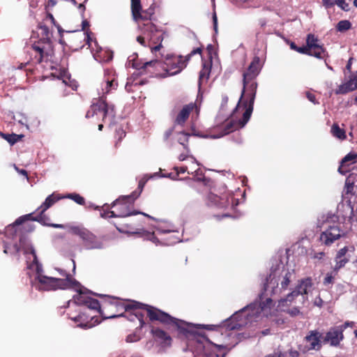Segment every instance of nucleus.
<instances>
[{
  "instance_id": "obj_1",
  "label": "nucleus",
  "mask_w": 357,
  "mask_h": 357,
  "mask_svg": "<svg viewBox=\"0 0 357 357\" xmlns=\"http://www.w3.org/2000/svg\"><path fill=\"white\" fill-rule=\"evenodd\" d=\"M79 294L75 297L76 303L86 305L89 308L94 310L103 319H113L123 317L126 313L127 318L134 321L137 319L139 322V327L143 328L146 325L144 314L150 321H158L164 325H173L180 327L181 320L172 317L168 313L148 304L135 301H123L119 298L107 295L96 294L102 298L101 303L97 299L93 298L87 294L78 290Z\"/></svg>"
},
{
  "instance_id": "obj_2",
  "label": "nucleus",
  "mask_w": 357,
  "mask_h": 357,
  "mask_svg": "<svg viewBox=\"0 0 357 357\" xmlns=\"http://www.w3.org/2000/svg\"><path fill=\"white\" fill-rule=\"evenodd\" d=\"M38 29L40 31L41 38L31 45V56L38 63L51 61L54 55V45L52 41V33L48 26L40 24Z\"/></svg>"
},
{
  "instance_id": "obj_3",
  "label": "nucleus",
  "mask_w": 357,
  "mask_h": 357,
  "mask_svg": "<svg viewBox=\"0 0 357 357\" xmlns=\"http://www.w3.org/2000/svg\"><path fill=\"white\" fill-rule=\"evenodd\" d=\"M62 276L65 278H57L47 277L44 275L35 277V280L38 282V289L44 291L56 290L59 289H66L69 288L77 289L80 287V284L72 276L64 271L61 272Z\"/></svg>"
},
{
  "instance_id": "obj_4",
  "label": "nucleus",
  "mask_w": 357,
  "mask_h": 357,
  "mask_svg": "<svg viewBox=\"0 0 357 357\" xmlns=\"http://www.w3.org/2000/svg\"><path fill=\"white\" fill-rule=\"evenodd\" d=\"M139 196L136 192L129 196H124L119 198L112 202L111 207L115 208L114 211H109V217L125 218L132 215L142 214L149 218L153 219L151 215L139 211H132V202Z\"/></svg>"
},
{
  "instance_id": "obj_5",
  "label": "nucleus",
  "mask_w": 357,
  "mask_h": 357,
  "mask_svg": "<svg viewBox=\"0 0 357 357\" xmlns=\"http://www.w3.org/2000/svg\"><path fill=\"white\" fill-rule=\"evenodd\" d=\"M95 115L100 118L103 122L111 123L116 116L114 105L108 104L103 96L100 97L93 102L90 109L86 114V118L89 119Z\"/></svg>"
},
{
  "instance_id": "obj_6",
  "label": "nucleus",
  "mask_w": 357,
  "mask_h": 357,
  "mask_svg": "<svg viewBox=\"0 0 357 357\" xmlns=\"http://www.w3.org/2000/svg\"><path fill=\"white\" fill-rule=\"evenodd\" d=\"M263 66V63L259 56H255L250 63L246 71L243 74V90L238 104L241 101L245 93H250L251 86L255 87V93H257V83L255 81L256 77L259 74Z\"/></svg>"
},
{
  "instance_id": "obj_7",
  "label": "nucleus",
  "mask_w": 357,
  "mask_h": 357,
  "mask_svg": "<svg viewBox=\"0 0 357 357\" xmlns=\"http://www.w3.org/2000/svg\"><path fill=\"white\" fill-rule=\"evenodd\" d=\"M77 295H75L73 296V301L72 303L77 308L76 311L78 314L76 316H73L72 314H69V319L74 321L75 323H77V326L81 328H91L96 324H99L100 321L96 315H91L87 313L88 310L96 311L89 308L86 305H81L76 303L75 301V297Z\"/></svg>"
},
{
  "instance_id": "obj_8",
  "label": "nucleus",
  "mask_w": 357,
  "mask_h": 357,
  "mask_svg": "<svg viewBox=\"0 0 357 357\" xmlns=\"http://www.w3.org/2000/svg\"><path fill=\"white\" fill-rule=\"evenodd\" d=\"M143 31L149 38V46L152 53H156L162 47V33L152 22H148L144 24Z\"/></svg>"
},
{
  "instance_id": "obj_9",
  "label": "nucleus",
  "mask_w": 357,
  "mask_h": 357,
  "mask_svg": "<svg viewBox=\"0 0 357 357\" xmlns=\"http://www.w3.org/2000/svg\"><path fill=\"white\" fill-rule=\"evenodd\" d=\"M72 234L79 236L82 240L84 246L86 249H101L102 244L99 241L97 237L85 228H80L79 227H73L70 229Z\"/></svg>"
},
{
  "instance_id": "obj_10",
  "label": "nucleus",
  "mask_w": 357,
  "mask_h": 357,
  "mask_svg": "<svg viewBox=\"0 0 357 357\" xmlns=\"http://www.w3.org/2000/svg\"><path fill=\"white\" fill-rule=\"evenodd\" d=\"M326 225V228L325 231L320 235V241L326 245H331L343 235V232L337 221L331 222L327 220Z\"/></svg>"
},
{
  "instance_id": "obj_11",
  "label": "nucleus",
  "mask_w": 357,
  "mask_h": 357,
  "mask_svg": "<svg viewBox=\"0 0 357 357\" xmlns=\"http://www.w3.org/2000/svg\"><path fill=\"white\" fill-rule=\"evenodd\" d=\"M305 49L304 54L314 56L317 59H324L326 54V50L318 39L313 33H309L306 37V45L303 46Z\"/></svg>"
},
{
  "instance_id": "obj_12",
  "label": "nucleus",
  "mask_w": 357,
  "mask_h": 357,
  "mask_svg": "<svg viewBox=\"0 0 357 357\" xmlns=\"http://www.w3.org/2000/svg\"><path fill=\"white\" fill-rule=\"evenodd\" d=\"M186 58L182 56L172 55L167 56L164 62L165 75H174L180 73L187 66Z\"/></svg>"
},
{
  "instance_id": "obj_13",
  "label": "nucleus",
  "mask_w": 357,
  "mask_h": 357,
  "mask_svg": "<svg viewBox=\"0 0 357 357\" xmlns=\"http://www.w3.org/2000/svg\"><path fill=\"white\" fill-rule=\"evenodd\" d=\"M135 68L139 70L142 74L149 73L155 77L162 75V70L165 71L164 62L158 59L146 61L142 66L136 64Z\"/></svg>"
},
{
  "instance_id": "obj_14",
  "label": "nucleus",
  "mask_w": 357,
  "mask_h": 357,
  "mask_svg": "<svg viewBox=\"0 0 357 357\" xmlns=\"http://www.w3.org/2000/svg\"><path fill=\"white\" fill-rule=\"evenodd\" d=\"M250 93H245V96L247 98L245 101H244V106L245 107V111L244 112L242 119H240L238 122L240 124V127L243 128L245 125L248 122L251 114L253 111L254 102L256 97V93H255V90H253V87L251 86L250 87ZM255 89V87H254Z\"/></svg>"
},
{
  "instance_id": "obj_15",
  "label": "nucleus",
  "mask_w": 357,
  "mask_h": 357,
  "mask_svg": "<svg viewBox=\"0 0 357 357\" xmlns=\"http://www.w3.org/2000/svg\"><path fill=\"white\" fill-rule=\"evenodd\" d=\"M313 286V282L311 278L307 277L303 278L298 281L296 286L294 288L298 296H301L303 299V303L307 300V295L310 291Z\"/></svg>"
},
{
  "instance_id": "obj_16",
  "label": "nucleus",
  "mask_w": 357,
  "mask_h": 357,
  "mask_svg": "<svg viewBox=\"0 0 357 357\" xmlns=\"http://www.w3.org/2000/svg\"><path fill=\"white\" fill-rule=\"evenodd\" d=\"M118 87L116 76L112 72L107 71L104 76V80L102 83V94H108L113 91H116Z\"/></svg>"
},
{
  "instance_id": "obj_17",
  "label": "nucleus",
  "mask_w": 357,
  "mask_h": 357,
  "mask_svg": "<svg viewBox=\"0 0 357 357\" xmlns=\"http://www.w3.org/2000/svg\"><path fill=\"white\" fill-rule=\"evenodd\" d=\"M59 200L54 194L49 195L45 202L37 208L36 211L38 212V215L33 218L31 220L38 221V222H43L45 215L43 213L50 208L53 204H54Z\"/></svg>"
},
{
  "instance_id": "obj_18",
  "label": "nucleus",
  "mask_w": 357,
  "mask_h": 357,
  "mask_svg": "<svg viewBox=\"0 0 357 357\" xmlns=\"http://www.w3.org/2000/svg\"><path fill=\"white\" fill-rule=\"evenodd\" d=\"M343 328L335 327L332 328L326 334L324 341L329 342L332 346H337L340 342L343 339Z\"/></svg>"
},
{
  "instance_id": "obj_19",
  "label": "nucleus",
  "mask_w": 357,
  "mask_h": 357,
  "mask_svg": "<svg viewBox=\"0 0 357 357\" xmlns=\"http://www.w3.org/2000/svg\"><path fill=\"white\" fill-rule=\"evenodd\" d=\"M293 278H294V271L287 270L284 275L279 277L278 281L280 282L281 287L279 289L277 286L272 290L273 294H280L282 290H287Z\"/></svg>"
},
{
  "instance_id": "obj_20",
  "label": "nucleus",
  "mask_w": 357,
  "mask_h": 357,
  "mask_svg": "<svg viewBox=\"0 0 357 357\" xmlns=\"http://www.w3.org/2000/svg\"><path fill=\"white\" fill-rule=\"evenodd\" d=\"M321 334L317 331H310L305 337V341L309 343L308 350H319L321 348Z\"/></svg>"
},
{
  "instance_id": "obj_21",
  "label": "nucleus",
  "mask_w": 357,
  "mask_h": 357,
  "mask_svg": "<svg viewBox=\"0 0 357 357\" xmlns=\"http://www.w3.org/2000/svg\"><path fill=\"white\" fill-rule=\"evenodd\" d=\"M196 107L195 103H190L183 106L182 109L177 114L174 123L183 126L189 118L190 114Z\"/></svg>"
},
{
  "instance_id": "obj_22",
  "label": "nucleus",
  "mask_w": 357,
  "mask_h": 357,
  "mask_svg": "<svg viewBox=\"0 0 357 357\" xmlns=\"http://www.w3.org/2000/svg\"><path fill=\"white\" fill-rule=\"evenodd\" d=\"M357 160V153L351 152L345 155L341 160L338 171L342 174H346L350 171L349 166L354 164Z\"/></svg>"
},
{
  "instance_id": "obj_23",
  "label": "nucleus",
  "mask_w": 357,
  "mask_h": 357,
  "mask_svg": "<svg viewBox=\"0 0 357 357\" xmlns=\"http://www.w3.org/2000/svg\"><path fill=\"white\" fill-rule=\"evenodd\" d=\"M126 232L133 234H140L144 238L149 240L154 243H157L158 242V239L155 236L154 232H149L148 231L144 230L143 229H135L134 228L130 227L129 229L126 230Z\"/></svg>"
},
{
  "instance_id": "obj_24",
  "label": "nucleus",
  "mask_w": 357,
  "mask_h": 357,
  "mask_svg": "<svg viewBox=\"0 0 357 357\" xmlns=\"http://www.w3.org/2000/svg\"><path fill=\"white\" fill-rule=\"evenodd\" d=\"M240 127V124H238V121L231 120L224 123V125L221 128V132L215 137H221L226 135H228L234 130L238 129Z\"/></svg>"
},
{
  "instance_id": "obj_25",
  "label": "nucleus",
  "mask_w": 357,
  "mask_h": 357,
  "mask_svg": "<svg viewBox=\"0 0 357 357\" xmlns=\"http://www.w3.org/2000/svg\"><path fill=\"white\" fill-rule=\"evenodd\" d=\"M30 254L32 255L33 259V261L27 266L28 268L34 270L36 271V276L43 275V266L38 261L37 255L34 248H30Z\"/></svg>"
},
{
  "instance_id": "obj_26",
  "label": "nucleus",
  "mask_w": 357,
  "mask_h": 357,
  "mask_svg": "<svg viewBox=\"0 0 357 357\" xmlns=\"http://www.w3.org/2000/svg\"><path fill=\"white\" fill-rule=\"evenodd\" d=\"M151 332L154 337L161 340L164 343L170 344L172 338L164 330L153 327Z\"/></svg>"
},
{
  "instance_id": "obj_27",
  "label": "nucleus",
  "mask_w": 357,
  "mask_h": 357,
  "mask_svg": "<svg viewBox=\"0 0 357 357\" xmlns=\"http://www.w3.org/2000/svg\"><path fill=\"white\" fill-rule=\"evenodd\" d=\"M298 296L296 294V291L292 290L284 298H281L278 301V307H287L290 306L291 304L295 301Z\"/></svg>"
},
{
  "instance_id": "obj_28",
  "label": "nucleus",
  "mask_w": 357,
  "mask_h": 357,
  "mask_svg": "<svg viewBox=\"0 0 357 357\" xmlns=\"http://www.w3.org/2000/svg\"><path fill=\"white\" fill-rule=\"evenodd\" d=\"M142 10L141 0H131L132 16L135 22L139 21Z\"/></svg>"
},
{
  "instance_id": "obj_29",
  "label": "nucleus",
  "mask_w": 357,
  "mask_h": 357,
  "mask_svg": "<svg viewBox=\"0 0 357 357\" xmlns=\"http://www.w3.org/2000/svg\"><path fill=\"white\" fill-rule=\"evenodd\" d=\"M0 136L6 140L10 145L15 144L16 142L20 141L22 137H24L23 135H17L15 133L12 134H6L2 132H0Z\"/></svg>"
},
{
  "instance_id": "obj_30",
  "label": "nucleus",
  "mask_w": 357,
  "mask_h": 357,
  "mask_svg": "<svg viewBox=\"0 0 357 357\" xmlns=\"http://www.w3.org/2000/svg\"><path fill=\"white\" fill-rule=\"evenodd\" d=\"M211 72V66L206 63H203L202 69L199 75V83L201 84L204 82H207Z\"/></svg>"
},
{
  "instance_id": "obj_31",
  "label": "nucleus",
  "mask_w": 357,
  "mask_h": 357,
  "mask_svg": "<svg viewBox=\"0 0 357 357\" xmlns=\"http://www.w3.org/2000/svg\"><path fill=\"white\" fill-rule=\"evenodd\" d=\"M355 90L354 88L352 82L350 79L345 84L339 86L338 89H336V94H345L348 92Z\"/></svg>"
},
{
  "instance_id": "obj_32",
  "label": "nucleus",
  "mask_w": 357,
  "mask_h": 357,
  "mask_svg": "<svg viewBox=\"0 0 357 357\" xmlns=\"http://www.w3.org/2000/svg\"><path fill=\"white\" fill-rule=\"evenodd\" d=\"M234 316L231 317L224 322V326L229 331L238 330L241 327V324L237 321H234Z\"/></svg>"
},
{
  "instance_id": "obj_33",
  "label": "nucleus",
  "mask_w": 357,
  "mask_h": 357,
  "mask_svg": "<svg viewBox=\"0 0 357 357\" xmlns=\"http://www.w3.org/2000/svg\"><path fill=\"white\" fill-rule=\"evenodd\" d=\"M337 275V272L333 270L332 271L327 273L323 280V284L326 287L332 285L335 282V277Z\"/></svg>"
},
{
  "instance_id": "obj_34",
  "label": "nucleus",
  "mask_w": 357,
  "mask_h": 357,
  "mask_svg": "<svg viewBox=\"0 0 357 357\" xmlns=\"http://www.w3.org/2000/svg\"><path fill=\"white\" fill-rule=\"evenodd\" d=\"M331 132L333 136L339 139H344L346 138L345 131L343 129L340 128L339 126L336 123H334L332 126Z\"/></svg>"
},
{
  "instance_id": "obj_35",
  "label": "nucleus",
  "mask_w": 357,
  "mask_h": 357,
  "mask_svg": "<svg viewBox=\"0 0 357 357\" xmlns=\"http://www.w3.org/2000/svg\"><path fill=\"white\" fill-rule=\"evenodd\" d=\"M190 137V135L188 133L181 132L178 138V143L183 146L184 149H185L187 152H189L188 141Z\"/></svg>"
},
{
  "instance_id": "obj_36",
  "label": "nucleus",
  "mask_w": 357,
  "mask_h": 357,
  "mask_svg": "<svg viewBox=\"0 0 357 357\" xmlns=\"http://www.w3.org/2000/svg\"><path fill=\"white\" fill-rule=\"evenodd\" d=\"M351 28V23L349 20H341L336 25V29L340 32H344Z\"/></svg>"
},
{
  "instance_id": "obj_37",
  "label": "nucleus",
  "mask_w": 357,
  "mask_h": 357,
  "mask_svg": "<svg viewBox=\"0 0 357 357\" xmlns=\"http://www.w3.org/2000/svg\"><path fill=\"white\" fill-rule=\"evenodd\" d=\"M280 311L284 312L289 314L291 317H296L301 314L298 307H294L290 308L289 306L287 307H278Z\"/></svg>"
},
{
  "instance_id": "obj_38",
  "label": "nucleus",
  "mask_w": 357,
  "mask_h": 357,
  "mask_svg": "<svg viewBox=\"0 0 357 357\" xmlns=\"http://www.w3.org/2000/svg\"><path fill=\"white\" fill-rule=\"evenodd\" d=\"M194 178H192L195 181H199V182H203L204 185H206L207 183L209 181V179L206 178L204 175L202 171L200 169H197L195 171Z\"/></svg>"
},
{
  "instance_id": "obj_39",
  "label": "nucleus",
  "mask_w": 357,
  "mask_h": 357,
  "mask_svg": "<svg viewBox=\"0 0 357 357\" xmlns=\"http://www.w3.org/2000/svg\"><path fill=\"white\" fill-rule=\"evenodd\" d=\"M335 265L333 268V270L338 273L339 270L344 267L345 264L349 261V259L347 257L337 258V257H335Z\"/></svg>"
},
{
  "instance_id": "obj_40",
  "label": "nucleus",
  "mask_w": 357,
  "mask_h": 357,
  "mask_svg": "<svg viewBox=\"0 0 357 357\" xmlns=\"http://www.w3.org/2000/svg\"><path fill=\"white\" fill-rule=\"evenodd\" d=\"M68 198L73 200L75 202H76L77 204H79V205H84L85 204V199L84 198L81 196L79 194H77V193H71V194H69L68 196H67Z\"/></svg>"
},
{
  "instance_id": "obj_41",
  "label": "nucleus",
  "mask_w": 357,
  "mask_h": 357,
  "mask_svg": "<svg viewBox=\"0 0 357 357\" xmlns=\"http://www.w3.org/2000/svg\"><path fill=\"white\" fill-rule=\"evenodd\" d=\"M46 20H50V22H52V24L53 25H54L57 29H58V31L60 34V37L62 38L63 37V33L64 31V30L61 27V26L56 22V20L54 19L53 15L50 13H47V15H46Z\"/></svg>"
},
{
  "instance_id": "obj_42",
  "label": "nucleus",
  "mask_w": 357,
  "mask_h": 357,
  "mask_svg": "<svg viewBox=\"0 0 357 357\" xmlns=\"http://www.w3.org/2000/svg\"><path fill=\"white\" fill-rule=\"evenodd\" d=\"M31 216L32 213L21 216L15 221L13 225H10L9 227L14 228L15 226H19L22 225L25 220L31 219Z\"/></svg>"
},
{
  "instance_id": "obj_43",
  "label": "nucleus",
  "mask_w": 357,
  "mask_h": 357,
  "mask_svg": "<svg viewBox=\"0 0 357 357\" xmlns=\"http://www.w3.org/2000/svg\"><path fill=\"white\" fill-rule=\"evenodd\" d=\"M126 135V133L125 130L121 127H119L116 129L115 137L117 138V142L116 143V146L117 145L118 143L121 142L122 139L123 137H125Z\"/></svg>"
},
{
  "instance_id": "obj_44",
  "label": "nucleus",
  "mask_w": 357,
  "mask_h": 357,
  "mask_svg": "<svg viewBox=\"0 0 357 357\" xmlns=\"http://www.w3.org/2000/svg\"><path fill=\"white\" fill-rule=\"evenodd\" d=\"M335 4H337L343 10H349V5L345 0H335Z\"/></svg>"
},
{
  "instance_id": "obj_45",
  "label": "nucleus",
  "mask_w": 357,
  "mask_h": 357,
  "mask_svg": "<svg viewBox=\"0 0 357 357\" xmlns=\"http://www.w3.org/2000/svg\"><path fill=\"white\" fill-rule=\"evenodd\" d=\"M305 96H306V98H307V100L309 101H310L311 102H312L313 104H314V105L319 104V102L316 98V96L313 93H312L310 91H307L305 93Z\"/></svg>"
},
{
  "instance_id": "obj_46",
  "label": "nucleus",
  "mask_w": 357,
  "mask_h": 357,
  "mask_svg": "<svg viewBox=\"0 0 357 357\" xmlns=\"http://www.w3.org/2000/svg\"><path fill=\"white\" fill-rule=\"evenodd\" d=\"M290 48L300 54H304V53L305 52V49L303 48V46L302 47H298L295 43L294 42H291L290 44Z\"/></svg>"
},
{
  "instance_id": "obj_47",
  "label": "nucleus",
  "mask_w": 357,
  "mask_h": 357,
  "mask_svg": "<svg viewBox=\"0 0 357 357\" xmlns=\"http://www.w3.org/2000/svg\"><path fill=\"white\" fill-rule=\"evenodd\" d=\"M102 209H103V212H102L100 213V216L103 218H110V215L111 213H108L109 211L108 210L109 208V205L105 204H104L102 206Z\"/></svg>"
},
{
  "instance_id": "obj_48",
  "label": "nucleus",
  "mask_w": 357,
  "mask_h": 357,
  "mask_svg": "<svg viewBox=\"0 0 357 357\" xmlns=\"http://www.w3.org/2000/svg\"><path fill=\"white\" fill-rule=\"evenodd\" d=\"M141 17L139 20H145L148 22H151L152 16L149 14L146 13V10H142L141 12Z\"/></svg>"
},
{
  "instance_id": "obj_49",
  "label": "nucleus",
  "mask_w": 357,
  "mask_h": 357,
  "mask_svg": "<svg viewBox=\"0 0 357 357\" xmlns=\"http://www.w3.org/2000/svg\"><path fill=\"white\" fill-rule=\"evenodd\" d=\"M348 251V248L347 246H344V248H341L337 253L335 257H337V258H344L346 257L345 255Z\"/></svg>"
},
{
  "instance_id": "obj_50",
  "label": "nucleus",
  "mask_w": 357,
  "mask_h": 357,
  "mask_svg": "<svg viewBox=\"0 0 357 357\" xmlns=\"http://www.w3.org/2000/svg\"><path fill=\"white\" fill-rule=\"evenodd\" d=\"M174 169L176 171V175L178 176L180 174H184L188 171V167L186 166L183 167H175Z\"/></svg>"
},
{
  "instance_id": "obj_51",
  "label": "nucleus",
  "mask_w": 357,
  "mask_h": 357,
  "mask_svg": "<svg viewBox=\"0 0 357 357\" xmlns=\"http://www.w3.org/2000/svg\"><path fill=\"white\" fill-rule=\"evenodd\" d=\"M202 48L201 47H197L196 49H194L192 51H191V52L190 54H188L185 58H186V60L188 61L191 56L195 54H201L202 53Z\"/></svg>"
},
{
  "instance_id": "obj_52",
  "label": "nucleus",
  "mask_w": 357,
  "mask_h": 357,
  "mask_svg": "<svg viewBox=\"0 0 357 357\" xmlns=\"http://www.w3.org/2000/svg\"><path fill=\"white\" fill-rule=\"evenodd\" d=\"M323 6L326 8H330L335 4V1L333 0H322Z\"/></svg>"
},
{
  "instance_id": "obj_53",
  "label": "nucleus",
  "mask_w": 357,
  "mask_h": 357,
  "mask_svg": "<svg viewBox=\"0 0 357 357\" xmlns=\"http://www.w3.org/2000/svg\"><path fill=\"white\" fill-rule=\"evenodd\" d=\"M137 340V337L135 334H130L126 337L127 342H134Z\"/></svg>"
},
{
  "instance_id": "obj_54",
  "label": "nucleus",
  "mask_w": 357,
  "mask_h": 357,
  "mask_svg": "<svg viewBox=\"0 0 357 357\" xmlns=\"http://www.w3.org/2000/svg\"><path fill=\"white\" fill-rule=\"evenodd\" d=\"M173 131H174V128H169L168 130H167L165 133H164V139L165 140H167L170 136L172 135L173 133Z\"/></svg>"
},
{
  "instance_id": "obj_55",
  "label": "nucleus",
  "mask_w": 357,
  "mask_h": 357,
  "mask_svg": "<svg viewBox=\"0 0 357 357\" xmlns=\"http://www.w3.org/2000/svg\"><path fill=\"white\" fill-rule=\"evenodd\" d=\"M324 301L320 296H318L315 298L314 304L319 307H322Z\"/></svg>"
},
{
  "instance_id": "obj_56",
  "label": "nucleus",
  "mask_w": 357,
  "mask_h": 357,
  "mask_svg": "<svg viewBox=\"0 0 357 357\" xmlns=\"http://www.w3.org/2000/svg\"><path fill=\"white\" fill-rule=\"evenodd\" d=\"M213 28L215 32L218 31V17L216 13H214L213 15Z\"/></svg>"
},
{
  "instance_id": "obj_57",
  "label": "nucleus",
  "mask_w": 357,
  "mask_h": 357,
  "mask_svg": "<svg viewBox=\"0 0 357 357\" xmlns=\"http://www.w3.org/2000/svg\"><path fill=\"white\" fill-rule=\"evenodd\" d=\"M91 34H92V32L89 30L86 31V44H88L89 46L91 45L90 43L92 40L91 38Z\"/></svg>"
},
{
  "instance_id": "obj_58",
  "label": "nucleus",
  "mask_w": 357,
  "mask_h": 357,
  "mask_svg": "<svg viewBox=\"0 0 357 357\" xmlns=\"http://www.w3.org/2000/svg\"><path fill=\"white\" fill-rule=\"evenodd\" d=\"M57 1L56 0H48L46 4L47 8H53L56 6Z\"/></svg>"
},
{
  "instance_id": "obj_59",
  "label": "nucleus",
  "mask_w": 357,
  "mask_h": 357,
  "mask_svg": "<svg viewBox=\"0 0 357 357\" xmlns=\"http://www.w3.org/2000/svg\"><path fill=\"white\" fill-rule=\"evenodd\" d=\"M89 26V22L86 20H83L82 22V29L85 31Z\"/></svg>"
},
{
  "instance_id": "obj_60",
  "label": "nucleus",
  "mask_w": 357,
  "mask_h": 357,
  "mask_svg": "<svg viewBox=\"0 0 357 357\" xmlns=\"http://www.w3.org/2000/svg\"><path fill=\"white\" fill-rule=\"evenodd\" d=\"M137 41L139 44H141L142 45L145 46V39H144V37L141 36H137Z\"/></svg>"
},
{
  "instance_id": "obj_61",
  "label": "nucleus",
  "mask_w": 357,
  "mask_h": 357,
  "mask_svg": "<svg viewBox=\"0 0 357 357\" xmlns=\"http://www.w3.org/2000/svg\"><path fill=\"white\" fill-rule=\"evenodd\" d=\"M146 10V13L149 14L150 15L153 16L154 15V7L153 6H151Z\"/></svg>"
},
{
  "instance_id": "obj_62",
  "label": "nucleus",
  "mask_w": 357,
  "mask_h": 357,
  "mask_svg": "<svg viewBox=\"0 0 357 357\" xmlns=\"http://www.w3.org/2000/svg\"><path fill=\"white\" fill-rule=\"evenodd\" d=\"M188 158V155H186L185 154H183V153H181L178 156V160L180 161H183L185 160L186 158Z\"/></svg>"
},
{
  "instance_id": "obj_63",
  "label": "nucleus",
  "mask_w": 357,
  "mask_h": 357,
  "mask_svg": "<svg viewBox=\"0 0 357 357\" xmlns=\"http://www.w3.org/2000/svg\"><path fill=\"white\" fill-rule=\"evenodd\" d=\"M13 250L15 253H18L20 251V247L17 244L13 245Z\"/></svg>"
},
{
  "instance_id": "obj_64",
  "label": "nucleus",
  "mask_w": 357,
  "mask_h": 357,
  "mask_svg": "<svg viewBox=\"0 0 357 357\" xmlns=\"http://www.w3.org/2000/svg\"><path fill=\"white\" fill-rule=\"evenodd\" d=\"M206 49L208 51L209 54H211V52L213 51L214 47L213 45L209 44L207 45Z\"/></svg>"
}]
</instances>
